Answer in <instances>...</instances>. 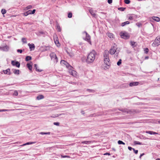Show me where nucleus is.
I'll list each match as a JSON object with an SVG mask.
<instances>
[{"mask_svg": "<svg viewBox=\"0 0 160 160\" xmlns=\"http://www.w3.org/2000/svg\"><path fill=\"white\" fill-rule=\"evenodd\" d=\"M120 51L118 49L115 44H114V45L112 46L111 48L108 51L107 50H105L103 53V56L104 58H109V54L110 53L111 55H114L115 58H117L118 55Z\"/></svg>", "mask_w": 160, "mask_h": 160, "instance_id": "obj_1", "label": "nucleus"}, {"mask_svg": "<svg viewBox=\"0 0 160 160\" xmlns=\"http://www.w3.org/2000/svg\"><path fill=\"white\" fill-rule=\"evenodd\" d=\"M98 55L97 52L94 50H92L88 55L86 60L88 63H92L95 60Z\"/></svg>", "mask_w": 160, "mask_h": 160, "instance_id": "obj_2", "label": "nucleus"}, {"mask_svg": "<svg viewBox=\"0 0 160 160\" xmlns=\"http://www.w3.org/2000/svg\"><path fill=\"white\" fill-rule=\"evenodd\" d=\"M160 45V37H157L152 44V46L153 47L158 46Z\"/></svg>", "mask_w": 160, "mask_h": 160, "instance_id": "obj_3", "label": "nucleus"}, {"mask_svg": "<svg viewBox=\"0 0 160 160\" xmlns=\"http://www.w3.org/2000/svg\"><path fill=\"white\" fill-rule=\"evenodd\" d=\"M50 57L51 58V59L52 60H53V61L54 62H55L56 63L57 62H58V58L56 56V54L54 53V52L51 53L50 54Z\"/></svg>", "mask_w": 160, "mask_h": 160, "instance_id": "obj_4", "label": "nucleus"}, {"mask_svg": "<svg viewBox=\"0 0 160 160\" xmlns=\"http://www.w3.org/2000/svg\"><path fill=\"white\" fill-rule=\"evenodd\" d=\"M11 64L12 66H16L18 68H19L20 66V63L18 61H11Z\"/></svg>", "mask_w": 160, "mask_h": 160, "instance_id": "obj_5", "label": "nucleus"}, {"mask_svg": "<svg viewBox=\"0 0 160 160\" xmlns=\"http://www.w3.org/2000/svg\"><path fill=\"white\" fill-rule=\"evenodd\" d=\"M121 36L122 38L125 39H128L129 38L128 34L126 32L123 33L122 34H121Z\"/></svg>", "mask_w": 160, "mask_h": 160, "instance_id": "obj_6", "label": "nucleus"}, {"mask_svg": "<svg viewBox=\"0 0 160 160\" xmlns=\"http://www.w3.org/2000/svg\"><path fill=\"white\" fill-rule=\"evenodd\" d=\"M104 62L105 64L108 66H109L110 65V63H109V61H110V60L109 58H104Z\"/></svg>", "mask_w": 160, "mask_h": 160, "instance_id": "obj_7", "label": "nucleus"}, {"mask_svg": "<svg viewBox=\"0 0 160 160\" xmlns=\"http://www.w3.org/2000/svg\"><path fill=\"white\" fill-rule=\"evenodd\" d=\"M28 45L29 47L30 51L33 50L35 48V46L34 44L32 43L31 44L30 43H29L28 44Z\"/></svg>", "mask_w": 160, "mask_h": 160, "instance_id": "obj_8", "label": "nucleus"}, {"mask_svg": "<svg viewBox=\"0 0 160 160\" xmlns=\"http://www.w3.org/2000/svg\"><path fill=\"white\" fill-rule=\"evenodd\" d=\"M139 82H130L129 84V86L131 87L133 86H136L138 85Z\"/></svg>", "mask_w": 160, "mask_h": 160, "instance_id": "obj_9", "label": "nucleus"}, {"mask_svg": "<svg viewBox=\"0 0 160 160\" xmlns=\"http://www.w3.org/2000/svg\"><path fill=\"white\" fill-rule=\"evenodd\" d=\"M84 33H85L86 35V37L85 40L88 42H89L90 40V37L89 34H88V33L86 32H84Z\"/></svg>", "mask_w": 160, "mask_h": 160, "instance_id": "obj_10", "label": "nucleus"}, {"mask_svg": "<svg viewBox=\"0 0 160 160\" xmlns=\"http://www.w3.org/2000/svg\"><path fill=\"white\" fill-rule=\"evenodd\" d=\"M32 62H31V63H28L27 64V67L28 68L29 70H30L31 71H32Z\"/></svg>", "mask_w": 160, "mask_h": 160, "instance_id": "obj_11", "label": "nucleus"}, {"mask_svg": "<svg viewBox=\"0 0 160 160\" xmlns=\"http://www.w3.org/2000/svg\"><path fill=\"white\" fill-rule=\"evenodd\" d=\"M3 72L5 74H8L9 75L11 74V72H10V69L9 68H8L6 70H3Z\"/></svg>", "mask_w": 160, "mask_h": 160, "instance_id": "obj_12", "label": "nucleus"}, {"mask_svg": "<svg viewBox=\"0 0 160 160\" xmlns=\"http://www.w3.org/2000/svg\"><path fill=\"white\" fill-rule=\"evenodd\" d=\"M9 49V47L7 46L6 45L4 47H2V51H8Z\"/></svg>", "mask_w": 160, "mask_h": 160, "instance_id": "obj_13", "label": "nucleus"}, {"mask_svg": "<svg viewBox=\"0 0 160 160\" xmlns=\"http://www.w3.org/2000/svg\"><path fill=\"white\" fill-rule=\"evenodd\" d=\"M69 73L73 76H75L76 75V72L74 70H70L69 71Z\"/></svg>", "mask_w": 160, "mask_h": 160, "instance_id": "obj_14", "label": "nucleus"}, {"mask_svg": "<svg viewBox=\"0 0 160 160\" xmlns=\"http://www.w3.org/2000/svg\"><path fill=\"white\" fill-rule=\"evenodd\" d=\"M152 18L153 20L156 21L158 22L160 21V19L158 17L153 16Z\"/></svg>", "mask_w": 160, "mask_h": 160, "instance_id": "obj_15", "label": "nucleus"}, {"mask_svg": "<svg viewBox=\"0 0 160 160\" xmlns=\"http://www.w3.org/2000/svg\"><path fill=\"white\" fill-rule=\"evenodd\" d=\"M146 132L151 135L158 134V133L152 131H146Z\"/></svg>", "mask_w": 160, "mask_h": 160, "instance_id": "obj_16", "label": "nucleus"}, {"mask_svg": "<svg viewBox=\"0 0 160 160\" xmlns=\"http://www.w3.org/2000/svg\"><path fill=\"white\" fill-rule=\"evenodd\" d=\"M130 23L129 22L127 21L123 22H122L121 24V26L122 27L124 26H125L128 25Z\"/></svg>", "mask_w": 160, "mask_h": 160, "instance_id": "obj_17", "label": "nucleus"}, {"mask_svg": "<svg viewBox=\"0 0 160 160\" xmlns=\"http://www.w3.org/2000/svg\"><path fill=\"white\" fill-rule=\"evenodd\" d=\"M13 72L15 74L17 75H19V70L18 69H14L13 70Z\"/></svg>", "mask_w": 160, "mask_h": 160, "instance_id": "obj_18", "label": "nucleus"}, {"mask_svg": "<svg viewBox=\"0 0 160 160\" xmlns=\"http://www.w3.org/2000/svg\"><path fill=\"white\" fill-rule=\"evenodd\" d=\"M35 143V142H28L26 143H24L22 145H21L20 146H25L26 145H28L32 144H34Z\"/></svg>", "mask_w": 160, "mask_h": 160, "instance_id": "obj_19", "label": "nucleus"}, {"mask_svg": "<svg viewBox=\"0 0 160 160\" xmlns=\"http://www.w3.org/2000/svg\"><path fill=\"white\" fill-rule=\"evenodd\" d=\"M44 98V97L43 95H40L38 96L37 97V99L39 100L42 99H43Z\"/></svg>", "mask_w": 160, "mask_h": 160, "instance_id": "obj_20", "label": "nucleus"}, {"mask_svg": "<svg viewBox=\"0 0 160 160\" xmlns=\"http://www.w3.org/2000/svg\"><path fill=\"white\" fill-rule=\"evenodd\" d=\"M91 141H83L81 142L82 143L88 144L90 143Z\"/></svg>", "mask_w": 160, "mask_h": 160, "instance_id": "obj_21", "label": "nucleus"}, {"mask_svg": "<svg viewBox=\"0 0 160 160\" xmlns=\"http://www.w3.org/2000/svg\"><path fill=\"white\" fill-rule=\"evenodd\" d=\"M34 68H35L36 70L38 72H41L42 71V70L38 69L37 65L36 64H35L34 65Z\"/></svg>", "mask_w": 160, "mask_h": 160, "instance_id": "obj_22", "label": "nucleus"}, {"mask_svg": "<svg viewBox=\"0 0 160 160\" xmlns=\"http://www.w3.org/2000/svg\"><path fill=\"white\" fill-rule=\"evenodd\" d=\"M64 114L62 113V114H54V115H52V116H51V117H52V118L57 117H59V116H60L61 115Z\"/></svg>", "mask_w": 160, "mask_h": 160, "instance_id": "obj_23", "label": "nucleus"}, {"mask_svg": "<svg viewBox=\"0 0 160 160\" xmlns=\"http://www.w3.org/2000/svg\"><path fill=\"white\" fill-rule=\"evenodd\" d=\"M32 59V57L30 56H27L25 58V60L26 61H28L31 60Z\"/></svg>", "mask_w": 160, "mask_h": 160, "instance_id": "obj_24", "label": "nucleus"}, {"mask_svg": "<svg viewBox=\"0 0 160 160\" xmlns=\"http://www.w3.org/2000/svg\"><path fill=\"white\" fill-rule=\"evenodd\" d=\"M89 12H90V13L93 16V17H95L96 14L94 13L93 12V11H92V10H89Z\"/></svg>", "mask_w": 160, "mask_h": 160, "instance_id": "obj_25", "label": "nucleus"}, {"mask_svg": "<svg viewBox=\"0 0 160 160\" xmlns=\"http://www.w3.org/2000/svg\"><path fill=\"white\" fill-rule=\"evenodd\" d=\"M119 110L123 112L128 113V112L127 109H119Z\"/></svg>", "mask_w": 160, "mask_h": 160, "instance_id": "obj_26", "label": "nucleus"}, {"mask_svg": "<svg viewBox=\"0 0 160 160\" xmlns=\"http://www.w3.org/2000/svg\"><path fill=\"white\" fill-rule=\"evenodd\" d=\"M13 110L12 109H1L0 110V112H5V111H9Z\"/></svg>", "mask_w": 160, "mask_h": 160, "instance_id": "obj_27", "label": "nucleus"}, {"mask_svg": "<svg viewBox=\"0 0 160 160\" xmlns=\"http://www.w3.org/2000/svg\"><path fill=\"white\" fill-rule=\"evenodd\" d=\"M107 36L110 38L113 37V34L111 33H108L107 34Z\"/></svg>", "mask_w": 160, "mask_h": 160, "instance_id": "obj_28", "label": "nucleus"}, {"mask_svg": "<svg viewBox=\"0 0 160 160\" xmlns=\"http://www.w3.org/2000/svg\"><path fill=\"white\" fill-rule=\"evenodd\" d=\"M72 17V12H69L68 13V18H71Z\"/></svg>", "mask_w": 160, "mask_h": 160, "instance_id": "obj_29", "label": "nucleus"}, {"mask_svg": "<svg viewBox=\"0 0 160 160\" xmlns=\"http://www.w3.org/2000/svg\"><path fill=\"white\" fill-rule=\"evenodd\" d=\"M118 144H125V143L124 142H123L121 140L118 141Z\"/></svg>", "mask_w": 160, "mask_h": 160, "instance_id": "obj_30", "label": "nucleus"}, {"mask_svg": "<svg viewBox=\"0 0 160 160\" xmlns=\"http://www.w3.org/2000/svg\"><path fill=\"white\" fill-rule=\"evenodd\" d=\"M54 42L58 46H60L59 43V41L58 40L56 39V40H54Z\"/></svg>", "mask_w": 160, "mask_h": 160, "instance_id": "obj_31", "label": "nucleus"}, {"mask_svg": "<svg viewBox=\"0 0 160 160\" xmlns=\"http://www.w3.org/2000/svg\"><path fill=\"white\" fill-rule=\"evenodd\" d=\"M1 12L2 14L4 15L6 13V10L4 9H2L1 10Z\"/></svg>", "mask_w": 160, "mask_h": 160, "instance_id": "obj_32", "label": "nucleus"}, {"mask_svg": "<svg viewBox=\"0 0 160 160\" xmlns=\"http://www.w3.org/2000/svg\"><path fill=\"white\" fill-rule=\"evenodd\" d=\"M134 144L136 145H141L142 144V143L138 141H134Z\"/></svg>", "mask_w": 160, "mask_h": 160, "instance_id": "obj_33", "label": "nucleus"}, {"mask_svg": "<svg viewBox=\"0 0 160 160\" xmlns=\"http://www.w3.org/2000/svg\"><path fill=\"white\" fill-rule=\"evenodd\" d=\"M136 25L138 27H140L142 26V23L140 22H137L136 23Z\"/></svg>", "mask_w": 160, "mask_h": 160, "instance_id": "obj_34", "label": "nucleus"}, {"mask_svg": "<svg viewBox=\"0 0 160 160\" xmlns=\"http://www.w3.org/2000/svg\"><path fill=\"white\" fill-rule=\"evenodd\" d=\"M22 41L23 43H27V42L26 38H22Z\"/></svg>", "mask_w": 160, "mask_h": 160, "instance_id": "obj_35", "label": "nucleus"}, {"mask_svg": "<svg viewBox=\"0 0 160 160\" xmlns=\"http://www.w3.org/2000/svg\"><path fill=\"white\" fill-rule=\"evenodd\" d=\"M122 63V60L120 59L118 62H117V64L118 66H119Z\"/></svg>", "mask_w": 160, "mask_h": 160, "instance_id": "obj_36", "label": "nucleus"}, {"mask_svg": "<svg viewBox=\"0 0 160 160\" xmlns=\"http://www.w3.org/2000/svg\"><path fill=\"white\" fill-rule=\"evenodd\" d=\"M32 12V10H28L27 12H26V15H25V16H27L29 14H31V12Z\"/></svg>", "mask_w": 160, "mask_h": 160, "instance_id": "obj_37", "label": "nucleus"}, {"mask_svg": "<svg viewBox=\"0 0 160 160\" xmlns=\"http://www.w3.org/2000/svg\"><path fill=\"white\" fill-rule=\"evenodd\" d=\"M125 9V8H123V7H121V8H118V9L120 11H124Z\"/></svg>", "mask_w": 160, "mask_h": 160, "instance_id": "obj_38", "label": "nucleus"}, {"mask_svg": "<svg viewBox=\"0 0 160 160\" xmlns=\"http://www.w3.org/2000/svg\"><path fill=\"white\" fill-rule=\"evenodd\" d=\"M124 2L126 4H128L130 3V1L129 0H124Z\"/></svg>", "mask_w": 160, "mask_h": 160, "instance_id": "obj_39", "label": "nucleus"}, {"mask_svg": "<svg viewBox=\"0 0 160 160\" xmlns=\"http://www.w3.org/2000/svg\"><path fill=\"white\" fill-rule=\"evenodd\" d=\"M57 29L58 30V32H60L61 31V29L60 28V26L59 25H57Z\"/></svg>", "mask_w": 160, "mask_h": 160, "instance_id": "obj_40", "label": "nucleus"}, {"mask_svg": "<svg viewBox=\"0 0 160 160\" xmlns=\"http://www.w3.org/2000/svg\"><path fill=\"white\" fill-rule=\"evenodd\" d=\"M18 93L17 91H14V93H13V95H14L17 96L18 95Z\"/></svg>", "mask_w": 160, "mask_h": 160, "instance_id": "obj_41", "label": "nucleus"}, {"mask_svg": "<svg viewBox=\"0 0 160 160\" xmlns=\"http://www.w3.org/2000/svg\"><path fill=\"white\" fill-rule=\"evenodd\" d=\"M61 157L62 158H70V157L69 156H68V155L63 156V155H61Z\"/></svg>", "mask_w": 160, "mask_h": 160, "instance_id": "obj_42", "label": "nucleus"}, {"mask_svg": "<svg viewBox=\"0 0 160 160\" xmlns=\"http://www.w3.org/2000/svg\"><path fill=\"white\" fill-rule=\"evenodd\" d=\"M87 91H89V92H95V91L94 90H92V89H87Z\"/></svg>", "mask_w": 160, "mask_h": 160, "instance_id": "obj_43", "label": "nucleus"}, {"mask_svg": "<svg viewBox=\"0 0 160 160\" xmlns=\"http://www.w3.org/2000/svg\"><path fill=\"white\" fill-rule=\"evenodd\" d=\"M130 43H131V45L132 46H133V47L135 46V42H133L131 41L130 42Z\"/></svg>", "mask_w": 160, "mask_h": 160, "instance_id": "obj_44", "label": "nucleus"}, {"mask_svg": "<svg viewBox=\"0 0 160 160\" xmlns=\"http://www.w3.org/2000/svg\"><path fill=\"white\" fill-rule=\"evenodd\" d=\"M61 62L64 63V64H66V63L68 64L67 62H66L64 60H62L61 61Z\"/></svg>", "mask_w": 160, "mask_h": 160, "instance_id": "obj_45", "label": "nucleus"}, {"mask_svg": "<svg viewBox=\"0 0 160 160\" xmlns=\"http://www.w3.org/2000/svg\"><path fill=\"white\" fill-rule=\"evenodd\" d=\"M144 52H145V53H147L148 52V48H145V50H144Z\"/></svg>", "mask_w": 160, "mask_h": 160, "instance_id": "obj_46", "label": "nucleus"}, {"mask_svg": "<svg viewBox=\"0 0 160 160\" xmlns=\"http://www.w3.org/2000/svg\"><path fill=\"white\" fill-rule=\"evenodd\" d=\"M53 124L57 126H58L59 125V123L58 122H54L53 123Z\"/></svg>", "mask_w": 160, "mask_h": 160, "instance_id": "obj_47", "label": "nucleus"}, {"mask_svg": "<svg viewBox=\"0 0 160 160\" xmlns=\"http://www.w3.org/2000/svg\"><path fill=\"white\" fill-rule=\"evenodd\" d=\"M133 151L136 154H137L138 153V150H136L134 148L133 149Z\"/></svg>", "mask_w": 160, "mask_h": 160, "instance_id": "obj_48", "label": "nucleus"}, {"mask_svg": "<svg viewBox=\"0 0 160 160\" xmlns=\"http://www.w3.org/2000/svg\"><path fill=\"white\" fill-rule=\"evenodd\" d=\"M133 19V18L132 16H129L128 18V20H132Z\"/></svg>", "mask_w": 160, "mask_h": 160, "instance_id": "obj_49", "label": "nucleus"}, {"mask_svg": "<svg viewBox=\"0 0 160 160\" xmlns=\"http://www.w3.org/2000/svg\"><path fill=\"white\" fill-rule=\"evenodd\" d=\"M67 52L69 56H70L71 57H72L73 56L72 54V53H70L69 52L67 51Z\"/></svg>", "mask_w": 160, "mask_h": 160, "instance_id": "obj_50", "label": "nucleus"}, {"mask_svg": "<svg viewBox=\"0 0 160 160\" xmlns=\"http://www.w3.org/2000/svg\"><path fill=\"white\" fill-rule=\"evenodd\" d=\"M112 0H108V2L109 4H111L112 3Z\"/></svg>", "mask_w": 160, "mask_h": 160, "instance_id": "obj_51", "label": "nucleus"}, {"mask_svg": "<svg viewBox=\"0 0 160 160\" xmlns=\"http://www.w3.org/2000/svg\"><path fill=\"white\" fill-rule=\"evenodd\" d=\"M17 51L18 52H19L20 53H21L22 52V49H18Z\"/></svg>", "mask_w": 160, "mask_h": 160, "instance_id": "obj_52", "label": "nucleus"}, {"mask_svg": "<svg viewBox=\"0 0 160 160\" xmlns=\"http://www.w3.org/2000/svg\"><path fill=\"white\" fill-rule=\"evenodd\" d=\"M32 6L31 5H29L27 7V9H30L32 8Z\"/></svg>", "mask_w": 160, "mask_h": 160, "instance_id": "obj_53", "label": "nucleus"}, {"mask_svg": "<svg viewBox=\"0 0 160 160\" xmlns=\"http://www.w3.org/2000/svg\"><path fill=\"white\" fill-rule=\"evenodd\" d=\"M36 11L35 9H33L32 11V12H31V14H33L35 13Z\"/></svg>", "mask_w": 160, "mask_h": 160, "instance_id": "obj_54", "label": "nucleus"}, {"mask_svg": "<svg viewBox=\"0 0 160 160\" xmlns=\"http://www.w3.org/2000/svg\"><path fill=\"white\" fill-rule=\"evenodd\" d=\"M128 149L130 151H131L132 149L133 150V149H134L133 148H132L131 147L129 146L128 147Z\"/></svg>", "mask_w": 160, "mask_h": 160, "instance_id": "obj_55", "label": "nucleus"}, {"mask_svg": "<svg viewBox=\"0 0 160 160\" xmlns=\"http://www.w3.org/2000/svg\"><path fill=\"white\" fill-rule=\"evenodd\" d=\"M144 155V153H142V154H141V155H140V156H139V158H141V157L142 156Z\"/></svg>", "mask_w": 160, "mask_h": 160, "instance_id": "obj_56", "label": "nucleus"}, {"mask_svg": "<svg viewBox=\"0 0 160 160\" xmlns=\"http://www.w3.org/2000/svg\"><path fill=\"white\" fill-rule=\"evenodd\" d=\"M104 155H110V154L109 153L106 152L104 154Z\"/></svg>", "mask_w": 160, "mask_h": 160, "instance_id": "obj_57", "label": "nucleus"}, {"mask_svg": "<svg viewBox=\"0 0 160 160\" xmlns=\"http://www.w3.org/2000/svg\"><path fill=\"white\" fill-rule=\"evenodd\" d=\"M40 134L42 135L46 134V132H41Z\"/></svg>", "mask_w": 160, "mask_h": 160, "instance_id": "obj_58", "label": "nucleus"}, {"mask_svg": "<svg viewBox=\"0 0 160 160\" xmlns=\"http://www.w3.org/2000/svg\"><path fill=\"white\" fill-rule=\"evenodd\" d=\"M155 100H160V98H155Z\"/></svg>", "mask_w": 160, "mask_h": 160, "instance_id": "obj_59", "label": "nucleus"}, {"mask_svg": "<svg viewBox=\"0 0 160 160\" xmlns=\"http://www.w3.org/2000/svg\"><path fill=\"white\" fill-rule=\"evenodd\" d=\"M50 134V132H46V135H49Z\"/></svg>", "mask_w": 160, "mask_h": 160, "instance_id": "obj_60", "label": "nucleus"}, {"mask_svg": "<svg viewBox=\"0 0 160 160\" xmlns=\"http://www.w3.org/2000/svg\"><path fill=\"white\" fill-rule=\"evenodd\" d=\"M149 58V57L148 56H146L145 57V59H147Z\"/></svg>", "mask_w": 160, "mask_h": 160, "instance_id": "obj_61", "label": "nucleus"}, {"mask_svg": "<svg viewBox=\"0 0 160 160\" xmlns=\"http://www.w3.org/2000/svg\"><path fill=\"white\" fill-rule=\"evenodd\" d=\"M158 123L160 124V120L157 121Z\"/></svg>", "mask_w": 160, "mask_h": 160, "instance_id": "obj_62", "label": "nucleus"}, {"mask_svg": "<svg viewBox=\"0 0 160 160\" xmlns=\"http://www.w3.org/2000/svg\"><path fill=\"white\" fill-rule=\"evenodd\" d=\"M156 160H160V158H158Z\"/></svg>", "mask_w": 160, "mask_h": 160, "instance_id": "obj_63", "label": "nucleus"}, {"mask_svg": "<svg viewBox=\"0 0 160 160\" xmlns=\"http://www.w3.org/2000/svg\"><path fill=\"white\" fill-rule=\"evenodd\" d=\"M2 47H0V49L2 50Z\"/></svg>", "mask_w": 160, "mask_h": 160, "instance_id": "obj_64", "label": "nucleus"}]
</instances>
